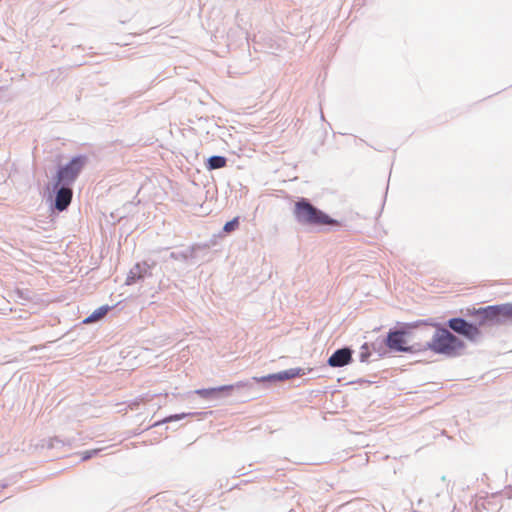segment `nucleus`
<instances>
[{"label":"nucleus","instance_id":"f03ea898","mask_svg":"<svg viewBox=\"0 0 512 512\" xmlns=\"http://www.w3.org/2000/svg\"><path fill=\"white\" fill-rule=\"evenodd\" d=\"M294 214L300 223L308 225L321 226L337 224V221L331 219L324 212L317 209L304 199L296 202Z\"/></svg>","mask_w":512,"mask_h":512},{"label":"nucleus","instance_id":"39448f33","mask_svg":"<svg viewBox=\"0 0 512 512\" xmlns=\"http://www.w3.org/2000/svg\"><path fill=\"white\" fill-rule=\"evenodd\" d=\"M407 341L405 338V332L404 331H391L387 335L386 339V345L395 351H403L408 352L412 351L411 347H408Z\"/></svg>","mask_w":512,"mask_h":512},{"label":"nucleus","instance_id":"4468645a","mask_svg":"<svg viewBox=\"0 0 512 512\" xmlns=\"http://www.w3.org/2000/svg\"><path fill=\"white\" fill-rule=\"evenodd\" d=\"M238 226H239V217H235L231 221H228L224 225L223 230L226 233H230V232L236 230L238 228Z\"/></svg>","mask_w":512,"mask_h":512},{"label":"nucleus","instance_id":"9d476101","mask_svg":"<svg viewBox=\"0 0 512 512\" xmlns=\"http://www.w3.org/2000/svg\"><path fill=\"white\" fill-rule=\"evenodd\" d=\"M227 164V160L223 156H212L208 159L207 169L214 170L225 167Z\"/></svg>","mask_w":512,"mask_h":512},{"label":"nucleus","instance_id":"ddd939ff","mask_svg":"<svg viewBox=\"0 0 512 512\" xmlns=\"http://www.w3.org/2000/svg\"><path fill=\"white\" fill-rule=\"evenodd\" d=\"M500 321L512 319V304L498 305Z\"/></svg>","mask_w":512,"mask_h":512},{"label":"nucleus","instance_id":"dca6fc26","mask_svg":"<svg viewBox=\"0 0 512 512\" xmlns=\"http://www.w3.org/2000/svg\"><path fill=\"white\" fill-rule=\"evenodd\" d=\"M183 416H184L183 414L182 415H173V416H170V417L166 418L164 420V422L176 421V420L181 419Z\"/></svg>","mask_w":512,"mask_h":512},{"label":"nucleus","instance_id":"1a4fd4ad","mask_svg":"<svg viewBox=\"0 0 512 512\" xmlns=\"http://www.w3.org/2000/svg\"><path fill=\"white\" fill-rule=\"evenodd\" d=\"M234 387V385H223L215 388L198 389L195 391V393L200 397L207 399L215 397L217 394L222 392H230L234 389Z\"/></svg>","mask_w":512,"mask_h":512},{"label":"nucleus","instance_id":"f8f14e48","mask_svg":"<svg viewBox=\"0 0 512 512\" xmlns=\"http://www.w3.org/2000/svg\"><path fill=\"white\" fill-rule=\"evenodd\" d=\"M304 373L302 372V369H290L287 371H282L278 373L277 375L272 376V378L278 379V380H286L290 378H294L296 376H302Z\"/></svg>","mask_w":512,"mask_h":512},{"label":"nucleus","instance_id":"7ed1b4c3","mask_svg":"<svg viewBox=\"0 0 512 512\" xmlns=\"http://www.w3.org/2000/svg\"><path fill=\"white\" fill-rule=\"evenodd\" d=\"M86 163L85 156L74 157L67 165L61 167L56 175V187L59 185H70L72 184Z\"/></svg>","mask_w":512,"mask_h":512},{"label":"nucleus","instance_id":"6e6552de","mask_svg":"<svg viewBox=\"0 0 512 512\" xmlns=\"http://www.w3.org/2000/svg\"><path fill=\"white\" fill-rule=\"evenodd\" d=\"M481 315V323L485 322H495L500 323V316H499V310L498 305L497 306H488L486 308H483L479 310L478 312Z\"/></svg>","mask_w":512,"mask_h":512},{"label":"nucleus","instance_id":"9b49d317","mask_svg":"<svg viewBox=\"0 0 512 512\" xmlns=\"http://www.w3.org/2000/svg\"><path fill=\"white\" fill-rule=\"evenodd\" d=\"M109 311L108 306H102L96 309L89 317L84 320V323H92L102 319Z\"/></svg>","mask_w":512,"mask_h":512},{"label":"nucleus","instance_id":"20e7f679","mask_svg":"<svg viewBox=\"0 0 512 512\" xmlns=\"http://www.w3.org/2000/svg\"><path fill=\"white\" fill-rule=\"evenodd\" d=\"M448 326L454 332L465 336L471 341H475L480 336V330L477 326L468 323L462 318H452L448 321Z\"/></svg>","mask_w":512,"mask_h":512},{"label":"nucleus","instance_id":"2eb2a0df","mask_svg":"<svg viewBox=\"0 0 512 512\" xmlns=\"http://www.w3.org/2000/svg\"><path fill=\"white\" fill-rule=\"evenodd\" d=\"M96 453H97V450L86 451V452H84L82 459L87 460V459L91 458Z\"/></svg>","mask_w":512,"mask_h":512},{"label":"nucleus","instance_id":"f257e3e1","mask_svg":"<svg viewBox=\"0 0 512 512\" xmlns=\"http://www.w3.org/2000/svg\"><path fill=\"white\" fill-rule=\"evenodd\" d=\"M465 349V343L448 329L437 327L432 338L417 351H431L445 357H457Z\"/></svg>","mask_w":512,"mask_h":512},{"label":"nucleus","instance_id":"423d86ee","mask_svg":"<svg viewBox=\"0 0 512 512\" xmlns=\"http://www.w3.org/2000/svg\"><path fill=\"white\" fill-rule=\"evenodd\" d=\"M73 192L72 189L66 187V185H62V187L57 191L55 197V208L58 211H64L70 205L72 201Z\"/></svg>","mask_w":512,"mask_h":512},{"label":"nucleus","instance_id":"0eeeda50","mask_svg":"<svg viewBox=\"0 0 512 512\" xmlns=\"http://www.w3.org/2000/svg\"><path fill=\"white\" fill-rule=\"evenodd\" d=\"M352 354L350 349L343 348L335 351L328 359V364L331 367H343L350 363Z\"/></svg>","mask_w":512,"mask_h":512},{"label":"nucleus","instance_id":"f3484780","mask_svg":"<svg viewBox=\"0 0 512 512\" xmlns=\"http://www.w3.org/2000/svg\"><path fill=\"white\" fill-rule=\"evenodd\" d=\"M134 281H135L134 276L129 275V276H128V278H127V280H126V283H127L128 285H130V284H132Z\"/></svg>","mask_w":512,"mask_h":512},{"label":"nucleus","instance_id":"a211bd4d","mask_svg":"<svg viewBox=\"0 0 512 512\" xmlns=\"http://www.w3.org/2000/svg\"><path fill=\"white\" fill-rule=\"evenodd\" d=\"M236 386H237V387H241V386H243V384L238 383Z\"/></svg>","mask_w":512,"mask_h":512}]
</instances>
